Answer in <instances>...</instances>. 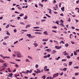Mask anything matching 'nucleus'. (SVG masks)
<instances>
[{
  "instance_id": "nucleus-54",
  "label": "nucleus",
  "mask_w": 79,
  "mask_h": 79,
  "mask_svg": "<svg viewBox=\"0 0 79 79\" xmlns=\"http://www.w3.org/2000/svg\"><path fill=\"white\" fill-rule=\"evenodd\" d=\"M75 10H78V12L79 13V8H75Z\"/></svg>"
},
{
  "instance_id": "nucleus-27",
  "label": "nucleus",
  "mask_w": 79,
  "mask_h": 79,
  "mask_svg": "<svg viewBox=\"0 0 79 79\" xmlns=\"http://www.w3.org/2000/svg\"><path fill=\"white\" fill-rule=\"evenodd\" d=\"M7 70H8V71H9V72H11V70H10V69L9 68H8L7 69Z\"/></svg>"
},
{
  "instance_id": "nucleus-15",
  "label": "nucleus",
  "mask_w": 79,
  "mask_h": 79,
  "mask_svg": "<svg viewBox=\"0 0 79 79\" xmlns=\"http://www.w3.org/2000/svg\"><path fill=\"white\" fill-rule=\"evenodd\" d=\"M72 62H69V66H71L72 64Z\"/></svg>"
},
{
  "instance_id": "nucleus-10",
  "label": "nucleus",
  "mask_w": 79,
  "mask_h": 79,
  "mask_svg": "<svg viewBox=\"0 0 79 79\" xmlns=\"http://www.w3.org/2000/svg\"><path fill=\"white\" fill-rule=\"evenodd\" d=\"M43 33L45 34V35H48V33H47V31L44 32Z\"/></svg>"
},
{
  "instance_id": "nucleus-60",
  "label": "nucleus",
  "mask_w": 79,
  "mask_h": 79,
  "mask_svg": "<svg viewBox=\"0 0 79 79\" xmlns=\"http://www.w3.org/2000/svg\"><path fill=\"white\" fill-rule=\"evenodd\" d=\"M48 57V56H44V58H47Z\"/></svg>"
},
{
  "instance_id": "nucleus-8",
  "label": "nucleus",
  "mask_w": 79,
  "mask_h": 79,
  "mask_svg": "<svg viewBox=\"0 0 79 79\" xmlns=\"http://www.w3.org/2000/svg\"><path fill=\"white\" fill-rule=\"evenodd\" d=\"M33 45H35V46L36 47L38 46V44H37V43H34L33 44Z\"/></svg>"
},
{
  "instance_id": "nucleus-38",
  "label": "nucleus",
  "mask_w": 79,
  "mask_h": 79,
  "mask_svg": "<svg viewBox=\"0 0 79 79\" xmlns=\"http://www.w3.org/2000/svg\"><path fill=\"white\" fill-rule=\"evenodd\" d=\"M33 28L34 29H38V28H40V27H33Z\"/></svg>"
},
{
  "instance_id": "nucleus-62",
  "label": "nucleus",
  "mask_w": 79,
  "mask_h": 79,
  "mask_svg": "<svg viewBox=\"0 0 79 79\" xmlns=\"http://www.w3.org/2000/svg\"><path fill=\"white\" fill-rule=\"evenodd\" d=\"M79 0H78V1H77L76 2V3L77 4H78L79 3Z\"/></svg>"
},
{
  "instance_id": "nucleus-44",
  "label": "nucleus",
  "mask_w": 79,
  "mask_h": 79,
  "mask_svg": "<svg viewBox=\"0 0 79 79\" xmlns=\"http://www.w3.org/2000/svg\"><path fill=\"white\" fill-rule=\"evenodd\" d=\"M6 34L7 35H10V34L9 33V32H6Z\"/></svg>"
},
{
  "instance_id": "nucleus-19",
  "label": "nucleus",
  "mask_w": 79,
  "mask_h": 79,
  "mask_svg": "<svg viewBox=\"0 0 79 79\" xmlns=\"http://www.w3.org/2000/svg\"><path fill=\"white\" fill-rule=\"evenodd\" d=\"M66 58H67L68 59H69V58H71V57L69 56H66Z\"/></svg>"
},
{
  "instance_id": "nucleus-18",
  "label": "nucleus",
  "mask_w": 79,
  "mask_h": 79,
  "mask_svg": "<svg viewBox=\"0 0 79 79\" xmlns=\"http://www.w3.org/2000/svg\"><path fill=\"white\" fill-rule=\"evenodd\" d=\"M9 38V36H6L4 37V39H7Z\"/></svg>"
},
{
  "instance_id": "nucleus-35",
  "label": "nucleus",
  "mask_w": 79,
  "mask_h": 79,
  "mask_svg": "<svg viewBox=\"0 0 79 79\" xmlns=\"http://www.w3.org/2000/svg\"><path fill=\"white\" fill-rule=\"evenodd\" d=\"M25 17H24L23 19H27V16H26V15H25Z\"/></svg>"
},
{
  "instance_id": "nucleus-32",
  "label": "nucleus",
  "mask_w": 79,
  "mask_h": 79,
  "mask_svg": "<svg viewBox=\"0 0 79 79\" xmlns=\"http://www.w3.org/2000/svg\"><path fill=\"white\" fill-rule=\"evenodd\" d=\"M75 76H78L79 75V73H75Z\"/></svg>"
},
{
  "instance_id": "nucleus-64",
  "label": "nucleus",
  "mask_w": 79,
  "mask_h": 79,
  "mask_svg": "<svg viewBox=\"0 0 79 79\" xmlns=\"http://www.w3.org/2000/svg\"><path fill=\"white\" fill-rule=\"evenodd\" d=\"M48 58H49V57H50V54H48Z\"/></svg>"
},
{
  "instance_id": "nucleus-51",
  "label": "nucleus",
  "mask_w": 79,
  "mask_h": 79,
  "mask_svg": "<svg viewBox=\"0 0 79 79\" xmlns=\"http://www.w3.org/2000/svg\"><path fill=\"white\" fill-rule=\"evenodd\" d=\"M15 13H16L17 14H19V13L18 12L16 11H15Z\"/></svg>"
},
{
  "instance_id": "nucleus-17",
  "label": "nucleus",
  "mask_w": 79,
  "mask_h": 79,
  "mask_svg": "<svg viewBox=\"0 0 79 79\" xmlns=\"http://www.w3.org/2000/svg\"><path fill=\"white\" fill-rule=\"evenodd\" d=\"M63 69L64 71H66L67 69L66 68H65L64 69Z\"/></svg>"
},
{
  "instance_id": "nucleus-4",
  "label": "nucleus",
  "mask_w": 79,
  "mask_h": 79,
  "mask_svg": "<svg viewBox=\"0 0 79 79\" xmlns=\"http://www.w3.org/2000/svg\"><path fill=\"white\" fill-rule=\"evenodd\" d=\"M55 48H56V49H60V48L61 47H59V46H55Z\"/></svg>"
},
{
  "instance_id": "nucleus-1",
  "label": "nucleus",
  "mask_w": 79,
  "mask_h": 79,
  "mask_svg": "<svg viewBox=\"0 0 79 79\" xmlns=\"http://www.w3.org/2000/svg\"><path fill=\"white\" fill-rule=\"evenodd\" d=\"M17 57L18 58H21L22 57V56H21V54L19 52H17Z\"/></svg>"
},
{
  "instance_id": "nucleus-16",
  "label": "nucleus",
  "mask_w": 79,
  "mask_h": 79,
  "mask_svg": "<svg viewBox=\"0 0 79 79\" xmlns=\"http://www.w3.org/2000/svg\"><path fill=\"white\" fill-rule=\"evenodd\" d=\"M76 52H77L76 51L74 52V55H77V53H76Z\"/></svg>"
},
{
  "instance_id": "nucleus-22",
  "label": "nucleus",
  "mask_w": 79,
  "mask_h": 79,
  "mask_svg": "<svg viewBox=\"0 0 79 79\" xmlns=\"http://www.w3.org/2000/svg\"><path fill=\"white\" fill-rule=\"evenodd\" d=\"M25 61H26V62H27V61H28V62H30V61L27 59H26Z\"/></svg>"
},
{
  "instance_id": "nucleus-61",
  "label": "nucleus",
  "mask_w": 79,
  "mask_h": 79,
  "mask_svg": "<svg viewBox=\"0 0 79 79\" xmlns=\"http://www.w3.org/2000/svg\"><path fill=\"white\" fill-rule=\"evenodd\" d=\"M71 43H72V44H75V42L73 41H71Z\"/></svg>"
},
{
  "instance_id": "nucleus-41",
  "label": "nucleus",
  "mask_w": 79,
  "mask_h": 79,
  "mask_svg": "<svg viewBox=\"0 0 79 79\" xmlns=\"http://www.w3.org/2000/svg\"><path fill=\"white\" fill-rule=\"evenodd\" d=\"M14 32L16 33V32H17V30H16V29H15L14 30Z\"/></svg>"
},
{
  "instance_id": "nucleus-29",
  "label": "nucleus",
  "mask_w": 79,
  "mask_h": 79,
  "mask_svg": "<svg viewBox=\"0 0 79 79\" xmlns=\"http://www.w3.org/2000/svg\"><path fill=\"white\" fill-rule=\"evenodd\" d=\"M21 73H23L24 74H27V72H26L24 71H22L21 72Z\"/></svg>"
},
{
  "instance_id": "nucleus-58",
  "label": "nucleus",
  "mask_w": 79,
  "mask_h": 79,
  "mask_svg": "<svg viewBox=\"0 0 79 79\" xmlns=\"http://www.w3.org/2000/svg\"><path fill=\"white\" fill-rule=\"evenodd\" d=\"M64 66H67V64H66V63H64Z\"/></svg>"
},
{
  "instance_id": "nucleus-31",
  "label": "nucleus",
  "mask_w": 79,
  "mask_h": 79,
  "mask_svg": "<svg viewBox=\"0 0 79 79\" xmlns=\"http://www.w3.org/2000/svg\"><path fill=\"white\" fill-rule=\"evenodd\" d=\"M42 78H43V79H45V76L44 75L43 76H42V77H41Z\"/></svg>"
},
{
  "instance_id": "nucleus-50",
  "label": "nucleus",
  "mask_w": 79,
  "mask_h": 79,
  "mask_svg": "<svg viewBox=\"0 0 79 79\" xmlns=\"http://www.w3.org/2000/svg\"><path fill=\"white\" fill-rule=\"evenodd\" d=\"M46 21V20L45 19H42L41 20V22H43V21Z\"/></svg>"
},
{
  "instance_id": "nucleus-13",
  "label": "nucleus",
  "mask_w": 79,
  "mask_h": 79,
  "mask_svg": "<svg viewBox=\"0 0 79 79\" xmlns=\"http://www.w3.org/2000/svg\"><path fill=\"white\" fill-rule=\"evenodd\" d=\"M64 7H63L61 8V10L62 11H64Z\"/></svg>"
},
{
  "instance_id": "nucleus-21",
  "label": "nucleus",
  "mask_w": 79,
  "mask_h": 79,
  "mask_svg": "<svg viewBox=\"0 0 79 79\" xmlns=\"http://www.w3.org/2000/svg\"><path fill=\"white\" fill-rule=\"evenodd\" d=\"M24 15V14L22 13L20 15H19V16L20 17H22V16H23Z\"/></svg>"
},
{
  "instance_id": "nucleus-47",
  "label": "nucleus",
  "mask_w": 79,
  "mask_h": 79,
  "mask_svg": "<svg viewBox=\"0 0 79 79\" xmlns=\"http://www.w3.org/2000/svg\"><path fill=\"white\" fill-rule=\"evenodd\" d=\"M66 61V59H62L61 60V61Z\"/></svg>"
},
{
  "instance_id": "nucleus-52",
  "label": "nucleus",
  "mask_w": 79,
  "mask_h": 79,
  "mask_svg": "<svg viewBox=\"0 0 79 79\" xmlns=\"http://www.w3.org/2000/svg\"><path fill=\"white\" fill-rule=\"evenodd\" d=\"M34 71L37 74H38V73H39V72H38V71H36V70H35Z\"/></svg>"
},
{
  "instance_id": "nucleus-7",
  "label": "nucleus",
  "mask_w": 79,
  "mask_h": 79,
  "mask_svg": "<svg viewBox=\"0 0 79 79\" xmlns=\"http://www.w3.org/2000/svg\"><path fill=\"white\" fill-rule=\"evenodd\" d=\"M45 51H47L49 52H51V50L50 49H48L45 50Z\"/></svg>"
},
{
  "instance_id": "nucleus-63",
  "label": "nucleus",
  "mask_w": 79,
  "mask_h": 79,
  "mask_svg": "<svg viewBox=\"0 0 79 79\" xmlns=\"http://www.w3.org/2000/svg\"><path fill=\"white\" fill-rule=\"evenodd\" d=\"M60 21L62 23H63L64 22L63 21V20L62 19H60Z\"/></svg>"
},
{
  "instance_id": "nucleus-40",
  "label": "nucleus",
  "mask_w": 79,
  "mask_h": 79,
  "mask_svg": "<svg viewBox=\"0 0 79 79\" xmlns=\"http://www.w3.org/2000/svg\"><path fill=\"white\" fill-rule=\"evenodd\" d=\"M28 57L29 58H30V59H31V60H32V57L29 56H28Z\"/></svg>"
},
{
  "instance_id": "nucleus-57",
  "label": "nucleus",
  "mask_w": 79,
  "mask_h": 79,
  "mask_svg": "<svg viewBox=\"0 0 79 79\" xmlns=\"http://www.w3.org/2000/svg\"><path fill=\"white\" fill-rule=\"evenodd\" d=\"M60 15L61 16H63V13H61L60 14Z\"/></svg>"
},
{
  "instance_id": "nucleus-20",
  "label": "nucleus",
  "mask_w": 79,
  "mask_h": 79,
  "mask_svg": "<svg viewBox=\"0 0 79 79\" xmlns=\"http://www.w3.org/2000/svg\"><path fill=\"white\" fill-rule=\"evenodd\" d=\"M69 45L68 44H65V47H68Z\"/></svg>"
},
{
  "instance_id": "nucleus-25",
  "label": "nucleus",
  "mask_w": 79,
  "mask_h": 79,
  "mask_svg": "<svg viewBox=\"0 0 79 79\" xmlns=\"http://www.w3.org/2000/svg\"><path fill=\"white\" fill-rule=\"evenodd\" d=\"M45 15L46 16H48V18H51V16H50V15H49L47 14H45Z\"/></svg>"
},
{
  "instance_id": "nucleus-23",
  "label": "nucleus",
  "mask_w": 79,
  "mask_h": 79,
  "mask_svg": "<svg viewBox=\"0 0 79 79\" xmlns=\"http://www.w3.org/2000/svg\"><path fill=\"white\" fill-rule=\"evenodd\" d=\"M60 59V57L59 56L58 57V58H56L55 59L56 60H59V59Z\"/></svg>"
},
{
  "instance_id": "nucleus-59",
  "label": "nucleus",
  "mask_w": 79,
  "mask_h": 79,
  "mask_svg": "<svg viewBox=\"0 0 79 79\" xmlns=\"http://www.w3.org/2000/svg\"><path fill=\"white\" fill-rule=\"evenodd\" d=\"M12 56L14 57H15V56H16V54H13L12 55Z\"/></svg>"
},
{
  "instance_id": "nucleus-42",
  "label": "nucleus",
  "mask_w": 79,
  "mask_h": 79,
  "mask_svg": "<svg viewBox=\"0 0 79 79\" xmlns=\"http://www.w3.org/2000/svg\"><path fill=\"white\" fill-rule=\"evenodd\" d=\"M10 25L9 24H8L6 27V28H8V27H9Z\"/></svg>"
},
{
  "instance_id": "nucleus-36",
  "label": "nucleus",
  "mask_w": 79,
  "mask_h": 79,
  "mask_svg": "<svg viewBox=\"0 0 79 79\" xmlns=\"http://www.w3.org/2000/svg\"><path fill=\"white\" fill-rule=\"evenodd\" d=\"M0 63H4V61H3V60L0 59Z\"/></svg>"
},
{
  "instance_id": "nucleus-39",
  "label": "nucleus",
  "mask_w": 79,
  "mask_h": 79,
  "mask_svg": "<svg viewBox=\"0 0 79 79\" xmlns=\"http://www.w3.org/2000/svg\"><path fill=\"white\" fill-rule=\"evenodd\" d=\"M4 66H7V65H6V63H4V64H3Z\"/></svg>"
},
{
  "instance_id": "nucleus-5",
  "label": "nucleus",
  "mask_w": 79,
  "mask_h": 79,
  "mask_svg": "<svg viewBox=\"0 0 79 79\" xmlns=\"http://www.w3.org/2000/svg\"><path fill=\"white\" fill-rule=\"evenodd\" d=\"M56 51H55V50H53L52 51V54H55V53H56Z\"/></svg>"
},
{
  "instance_id": "nucleus-28",
  "label": "nucleus",
  "mask_w": 79,
  "mask_h": 79,
  "mask_svg": "<svg viewBox=\"0 0 79 79\" xmlns=\"http://www.w3.org/2000/svg\"><path fill=\"white\" fill-rule=\"evenodd\" d=\"M60 25L61 27L63 26L64 27V25H63V24L60 23Z\"/></svg>"
},
{
  "instance_id": "nucleus-30",
  "label": "nucleus",
  "mask_w": 79,
  "mask_h": 79,
  "mask_svg": "<svg viewBox=\"0 0 79 79\" xmlns=\"http://www.w3.org/2000/svg\"><path fill=\"white\" fill-rule=\"evenodd\" d=\"M74 69H78V68H79V66L74 67Z\"/></svg>"
},
{
  "instance_id": "nucleus-3",
  "label": "nucleus",
  "mask_w": 79,
  "mask_h": 79,
  "mask_svg": "<svg viewBox=\"0 0 79 79\" xmlns=\"http://www.w3.org/2000/svg\"><path fill=\"white\" fill-rule=\"evenodd\" d=\"M27 73H32V70H30V71H29V70H27Z\"/></svg>"
},
{
  "instance_id": "nucleus-12",
  "label": "nucleus",
  "mask_w": 79,
  "mask_h": 79,
  "mask_svg": "<svg viewBox=\"0 0 79 79\" xmlns=\"http://www.w3.org/2000/svg\"><path fill=\"white\" fill-rule=\"evenodd\" d=\"M27 36H28V37H29V38H31V34H27Z\"/></svg>"
},
{
  "instance_id": "nucleus-48",
  "label": "nucleus",
  "mask_w": 79,
  "mask_h": 79,
  "mask_svg": "<svg viewBox=\"0 0 79 79\" xmlns=\"http://www.w3.org/2000/svg\"><path fill=\"white\" fill-rule=\"evenodd\" d=\"M22 31H23V32H27V30H22Z\"/></svg>"
},
{
  "instance_id": "nucleus-33",
  "label": "nucleus",
  "mask_w": 79,
  "mask_h": 79,
  "mask_svg": "<svg viewBox=\"0 0 79 79\" xmlns=\"http://www.w3.org/2000/svg\"><path fill=\"white\" fill-rule=\"evenodd\" d=\"M3 45H6V43L5 42H3L2 43Z\"/></svg>"
},
{
  "instance_id": "nucleus-26",
  "label": "nucleus",
  "mask_w": 79,
  "mask_h": 79,
  "mask_svg": "<svg viewBox=\"0 0 79 79\" xmlns=\"http://www.w3.org/2000/svg\"><path fill=\"white\" fill-rule=\"evenodd\" d=\"M33 31H41V30H34Z\"/></svg>"
},
{
  "instance_id": "nucleus-37",
  "label": "nucleus",
  "mask_w": 79,
  "mask_h": 79,
  "mask_svg": "<svg viewBox=\"0 0 79 79\" xmlns=\"http://www.w3.org/2000/svg\"><path fill=\"white\" fill-rule=\"evenodd\" d=\"M52 28H53L54 29H57V27L56 26H53L52 27Z\"/></svg>"
},
{
  "instance_id": "nucleus-6",
  "label": "nucleus",
  "mask_w": 79,
  "mask_h": 79,
  "mask_svg": "<svg viewBox=\"0 0 79 79\" xmlns=\"http://www.w3.org/2000/svg\"><path fill=\"white\" fill-rule=\"evenodd\" d=\"M47 40H48V39H43L42 40V41H43V42H47Z\"/></svg>"
},
{
  "instance_id": "nucleus-14",
  "label": "nucleus",
  "mask_w": 79,
  "mask_h": 79,
  "mask_svg": "<svg viewBox=\"0 0 79 79\" xmlns=\"http://www.w3.org/2000/svg\"><path fill=\"white\" fill-rule=\"evenodd\" d=\"M63 53L64 55H67V54H66V51L63 52Z\"/></svg>"
},
{
  "instance_id": "nucleus-24",
  "label": "nucleus",
  "mask_w": 79,
  "mask_h": 79,
  "mask_svg": "<svg viewBox=\"0 0 79 79\" xmlns=\"http://www.w3.org/2000/svg\"><path fill=\"white\" fill-rule=\"evenodd\" d=\"M35 67L36 68H38L39 67V65H38V64H36Z\"/></svg>"
},
{
  "instance_id": "nucleus-46",
  "label": "nucleus",
  "mask_w": 79,
  "mask_h": 79,
  "mask_svg": "<svg viewBox=\"0 0 79 79\" xmlns=\"http://www.w3.org/2000/svg\"><path fill=\"white\" fill-rule=\"evenodd\" d=\"M39 5L40 6H44L43 5H42V4H41V3H39Z\"/></svg>"
},
{
  "instance_id": "nucleus-45",
  "label": "nucleus",
  "mask_w": 79,
  "mask_h": 79,
  "mask_svg": "<svg viewBox=\"0 0 79 79\" xmlns=\"http://www.w3.org/2000/svg\"><path fill=\"white\" fill-rule=\"evenodd\" d=\"M15 66L16 68H18V67H19V66L18 65V64H15Z\"/></svg>"
},
{
  "instance_id": "nucleus-55",
  "label": "nucleus",
  "mask_w": 79,
  "mask_h": 79,
  "mask_svg": "<svg viewBox=\"0 0 79 79\" xmlns=\"http://www.w3.org/2000/svg\"><path fill=\"white\" fill-rule=\"evenodd\" d=\"M61 42L63 44H64V42L63 41H61Z\"/></svg>"
},
{
  "instance_id": "nucleus-2",
  "label": "nucleus",
  "mask_w": 79,
  "mask_h": 79,
  "mask_svg": "<svg viewBox=\"0 0 79 79\" xmlns=\"http://www.w3.org/2000/svg\"><path fill=\"white\" fill-rule=\"evenodd\" d=\"M58 75H59L58 73L54 74L53 75V77H56V76H58Z\"/></svg>"
},
{
  "instance_id": "nucleus-34",
  "label": "nucleus",
  "mask_w": 79,
  "mask_h": 79,
  "mask_svg": "<svg viewBox=\"0 0 79 79\" xmlns=\"http://www.w3.org/2000/svg\"><path fill=\"white\" fill-rule=\"evenodd\" d=\"M16 61H21V60L20 59H15Z\"/></svg>"
},
{
  "instance_id": "nucleus-9",
  "label": "nucleus",
  "mask_w": 79,
  "mask_h": 79,
  "mask_svg": "<svg viewBox=\"0 0 79 79\" xmlns=\"http://www.w3.org/2000/svg\"><path fill=\"white\" fill-rule=\"evenodd\" d=\"M35 33L36 34H42V33L40 32H36Z\"/></svg>"
},
{
  "instance_id": "nucleus-53",
  "label": "nucleus",
  "mask_w": 79,
  "mask_h": 79,
  "mask_svg": "<svg viewBox=\"0 0 79 79\" xmlns=\"http://www.w3.org/2000/svg\"><path fill=\"white\" fill-rule=\"evenodd\" d=\"M52 32H55V33H56V32H56V31H54V30H52Z\"/></svg>"
},
{
  "instance_id": "nucleus-11",
  "label": "nucleus",
  "mask_w": 79,
  "mask_h": 79,
  "mask_svg": "<svg viewBox=\"0 0 79 79\" xmlns=\"http://www.w3.org/2000/svg\"><path fill=\"white\" fill-rule=\"evenodd\" d=\"M36 70L37 71L38 73H41V71H40V70L39 69H37Z\"/></svg>"
},
{
  "instance_id": "nucleus-56",
  "label": "nucleus",
  "mask_w": 79,
  "mask_h": 79,
  "mask_svg": "<svg viewBox=\"0 0 79 79\" xmlns=\"http://www.w3.org/2000/svg\"><path fill=\"white\" fill-rule=\"evenodd\" d=\"M8 74H9V75H10V76H13V74L11 73L10 74L8 73Z\"/></svg>"
},
{
  "instance_id": "nucleus-43",
  "label": "nucleus",
  "mask_w": 79,
  "mask_h": 79,
  "mask_svg": "<svg viewBox=\"0 0 79 79\" xmlns=\"http://www.w3.org/2000/svg\"><path fill=\"white\" fill-rule=\"evenodd\" d=\"M45 71H49V69H45Z\"/></svg>"
},
{
  "instance_id": "nucleus-49",
  "label": "nucleus",
  "mask_w": 79,
  "mask_h": 79,
  "mask_svg": "<svg viewBox=\"0 0 79 79\" xmlns=\"http://www.w3.org/2000/svg\"><path fill=\"white\" fill-rule=\"evenodd\" d=\"M72 35H73V34H70L69 35V38L70 39H71V36H72Z\"/></svg>"
}]
</instances>
